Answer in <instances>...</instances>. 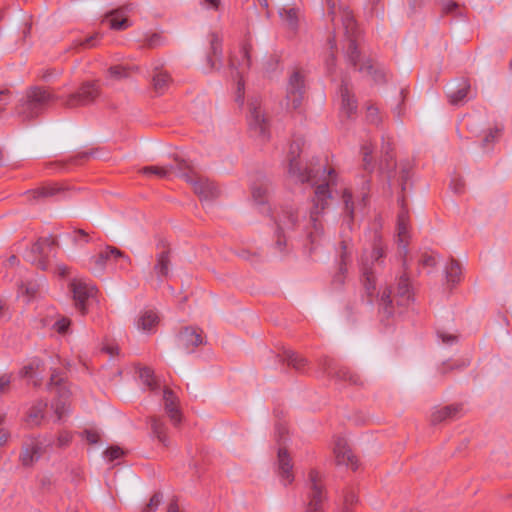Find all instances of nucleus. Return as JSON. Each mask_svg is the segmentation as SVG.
Masks as SVG:
<instances>
[{"instance_id":"6ab92c4d","label":"nucleus","mask_w":512,"mask_h":512,"mask_svg":"<svg viewBox=\"0 0 512 512\" xmlns=\"http://www.w3.org/2000/svg\"><path fill=\"white\" fill-rule=\"evenodd\" d=\"M56 245V239L53 236H47V237H41L39 238L36 243L33 245V252L38 253L41 258L37 262V266L41 270H47L48 269V263L44 259L45 256H48L49 252L54 249V246Z\"/></svg>"},{"instance_id":"79ce46f5","label":"nucleus","mask_w":512,"mask_h":512,"mask_svg":"<svg viewBox=\"0 0 512 512\" xmlns=\"http://www.w3.org/2000/svg\"><path fill=\"white\" fill-rule=\"evenodd\" d=\"M60 191V188L55 186H44L35 191H32L30 195L35 199H47L55 196Z\"/></svg>"},{"instance_id":"4468645a","label":"nucleus","mask_w":512,"mask_h":512,"mask_svg":"<svg viewBox=\"0 0 512 512\" xmlns=\"http://www.w3.org/2000/svg\"><path fill=\"white\" fill-rule=\"evenodd\" d=\"M250 127L263 140L269 136V125L264 110L252 104L250 109Z\"/></svg>"},{"instance_id":"393cba45","label":"nucleus","mask_w":512,"mask_h":512,"mask_svg":"<svg viewBox=\"0 0 512 512\" xmlns=\"http://www.w3.org/2000/svg\"><path fill=\"white\" fill-rule=\"evenodd\" d=\"M411 238L410 226H398L396 242L398 244V253L403 258V265H406L408 255V245Z\"/></svg>"},{"instance_id":"2eb2a0df","label":"nucleus","mask_w":512,"mask_h":512,"mask_svg":"<svg viewBox=\"0 0 512 512\" xmlns=\"http://www.w3.org/2000/svg\"><path fill=\"white\" fill-rule=\"evenodd\" d=\"M98 96V89L94 84H85L79 92L72 94L66 101L68 107L85 106Z\"/></svg>"},{"instance_id":"864d4df0","label":"nucleus","mask_w":512,"mask_h":512,"mask_svg":"<svg viewBox=\"0 0 512 512\" xmlns=\"http://www.w3.org/2000/svg\"><path fill=\"white\" fill-rule=\"evenodd\" d=\"M84 435L90 444H96L100 440V434L95 430H85Z\"/></svg>"},{"instance_id":"6e6552de","label":"nucleus","mask_w":512,"mask_h":512,"mask_svg":"<svg viewBox=\"0 0 512 512\" xmlns=\"http://www.w3.org/2000/svg\"><path fill=\"white\" fill-rule=\"evenodd\" d=\"M187 169H190V163L183 159H174V161L168 165L159 166H147L140 170V172L148 177L154 176L157 178H168L171 173H175L181 177V173H186Z\"/></svg>"},{"instance_id":"412c9836","label":"nucleus","mask_w":512,"mask_h":512,"mask_svg":"<svg viewBox=\"0 0 512 512\" xmlns=\"http://www.w3.org/2000/svg\"><path fill=\"white\" fill-rule=\"evenodd\" d=\"M277 358L280 362L286 363L289 367L299 373H304L308 366V360L292 350H284L282 353L277 355Z\"/></svg>"},{"instance_id":"f8f14e48","label":"nucleus","mask_w":512,"mask_h":512,"mask_svg":"<svg viewBox=\"0 0 512 512\" xmlns=\"http://www.w3.org/2000/svg\"><path fill=\"white\" fill-rule=\"evenodd\" d=\"M178 347L188 353L193 352L199 345L203 344L202 331L185 327L177 336Z\"/></svg>"},{"instance_id":"a18cd8bd","label":"nucleus","mask_w":512,"mask_h":512,"mask_svg":"<svg viewBox=\"0 0 512 512\" xmlns=\"http://www.w3.org/2000/svg\"><path fill=\"white\" fill-rule=\"evenodd\" d=\"M71 320L68 317L60 316L52 325V329L58 334L64 335L69 331Z\"/></svg>"},{"instance_id":"e2e57ef3","label":"nucleus","mask_w":512,"mask_h":512,"mask_svg":"<svg viewBox=\"0 0 512 512\" xmlns=\"http://www.w3.org/2000/svg\"><path fill=\"white\" fill-rule=\"evenodd\" d=\"M8 104V96L5 91H0V112L4 110L5 106Z\"/></svg>"},{"instance_id":"58836bf2","label":"nucleus","mask_w":512,"mask_h":512,"mask_svg":"<svg viewBox=\"0 0 512 512\" xmlns=\"http://www.w3.org/2000/svg\"><path fill=\"white\" fill-rule=\"evenodd\" d=\"M43 365V362L39 358H33L29 363L23 366L19 371V376L22 378L33 377L34 373L38 371Z\"/></svg>"},{"instance_id":"6e6d98bb","label":"nucleus","mask_w":512,"mask_h":512,"mask_svg":"<svg viewBox=\"0 0 512 512\" xmlns=\"http://www.w3.org/2000/svg\"><path fill=\"white\" fill-rule=\"evenodd\" d=\"M438 337L442 340L443 343L452 345L457 341V336L452 334H447L445 332H438Z\"/></svg>"},{"instance_id":"9d476101","label":"nucleus","mask_w":512,"mask_h":512,"mask_svg":"<svg viewBox=\"0 0 512 512\" xmlns=\"http://www.w3.org/2000/svg\"><path fill=\"white\" fill-rule=\"evenodd\" d=\"M70 290L73 294L74 305L82 314L87 311V302L94 296L95 286L82 280L74 279L70 283Z\"/></svg>"},{"instance_id":"bb28decb","label":"nucleus","mask_w":512,"mask_h":512,"mask_svg":"<svg viewBox=\"0 0 512 512\" xmlns=\"http://www.w3.org/2000/svg\"><path fill=\"white\" fill-rule=\"evenodd\" d=\"M221 39L216 35L210 36V54L207 56L206 65L203 67L205 72L212 71L216 68L218 55L220 53Z\"/></svg>"},{"instance_id":"9b49d317","label":"nucleus","mask_w":512,"mask_h":512,"mask_svg":"<svg viewBox=\"0 0 512 512\" xmlns=\"http://www.w3.org/2000/svg\"><path fill=\"white\" fill-rule=\"evenodd\" d=\"M334 463L340 469H348L352 462V449L347 437L338 436L333 447Z\"/></svg>"},{"instance_id":"13d9d810","label":"nucleus","mask_w":512,"mask_h":512,"mask_svg":"<svg viewBox=\"0 0 512 512\" xmlns=\"http://www.w3.org/2000/svg\"><path fill=\"white\" fill-rule=\"evenodd\" d=\"M58 446L62 447L67 445L71 441V436L68 433H61L58 436Z\"/></svg>"},{"instance_id":"ddd939ff","label":"nucleus","mask_w":512,"mask_h":512,"mask_svg":"<svg viewBox=\"0 0 512 512\" xmlns=\"http://www.w3.org/2000/svg\"><path fill=\"white\" fill-rule=\"evenodd\" d=\"M319 370L323 373V375L335 379L336 381L348 380L350 379L349 371L346 369H342L338 362L328 356H323L318 360Z\"/></svg>"},{"instance_id":"7ed1b4c3","label":"nucleus","mask_w":512,"mask_h":512,"mask_svg":"<svg viewBox=\"0 0 512 512\" xmlns=\"http://www.w3.org/2000/svg\"><path fill=\"white\" fill-rule=\"evenodd\" d=\"M52 94L44 88H31L18 107V114L24 119L37 117L43 109L52 101Z\"/></svg>"},{"instance_id":"3c124183","label":"nucleus","mask_w":512,"mask_h":512,"mask_svg":"<svg viewBox=\"0 0 512 512\" xmlns=\"http://www.w3.org/2000/svg\"><path fill=\"white\" fill-rule=\"evenodd\" d=\"M11 383V375L4 374L0 376V395L6 394L9 391Z\"/></svg>"},{"instance_id":"f704fd0d","label":"nucleus","mask_w":512,"mask_h":512,"mask_svg":"<svg viewBox=\"0 0 512 512\" xmlns=\"http://www.w3.org/2000/svg\"><path fill=\"white\" fill-rule=\"evenodd\" d=\"M374 146L370 142H366L361 147V154L363 160V167L366 173H371L374 170L375 164L372 157Z\"/></svg>"},{"instance_id":"1a4fd4ad","label":"nucleus","mask_w":512,"mask_h":512,"mask_svg":"<svg viewBox=\"0 0 512 512\" xmlns=\"http://www.w3.org/2000/svg\"><path fill=\"white\" fill-rule=\"evenodd\" d=\"M48 390L58 395L59 399L53 403V407L55 409V413L58 416V419L60 420L66 412V400L70 396V390L68 389L67 384L64 382V379L57 373H53L51 375L50 381L48 383Z\"/></svg>"},{"instance_id":"4c0bfd02","label":"nucleus","mask_w":512,"mask_h":512,"mask_svg":"<svg viewBox=\"0 0 512 512\" xmlns=\"http://www.w3.org/2000/svg\"><path fill=\"white\" fill-rule=\"evenodd\" d=\"M501 130L499 128L489 129L481 140L482 148L485 152L492 149L493 144L499 139Z\"/></svg>"},{"instance_id":"603ef678","label":"nucleus","mask_w":512,"mask_h":512,"mask_svg":"<svg viewBox=\"0 0 512 512\" xmlns=\"http://www.w3.org/2000/svg\"><path fill=\"white\" fill-rule=\"evenodd\" d=\"M298 219L294 217L292 210L283 211L281 215L275 218V222H296Z\"/></svg>"},{"instance_id":"2f4dec72","label":"nucleus","mask_w":512,"mask_h":512,"mask_svg":"<svg viewBox=\"0 0 512 512\" xmlns=\"http://www.w3.org/2000/svg\"><path fill=\"white\" fill-rule=\"evenodd\" d=\"M342 249L344 250L341 254V261L339 264V272L333 277V285L335 287H341L344 284L345 274L348 272V252L347 245L343 243Z\"/></svg>"},{"instance_id":"bf43d9fd","label":"nucleus","mask_w":512,"mask_h":512,"mask_svg":"<svg viewBox=\"0 0 512 512\" xmlns=\"http://www.w3.org/2000/svg\"><path fill=\"white\" fill-rule=\"evenodd\" d=\"M467 365H468V363H466L464 361L461 364H457L455 366H451V365H448V364H443L442 368L440 369V372L442 374H446L448 370H452L454 368L460 369V368H463V367H465Z\"/></svg>"},{"instance_id":"a211bd4d","label":"nucleus","mask_w":512,"mask_h":512,"mask_svg":"<svg viewBox=\"0 0 512 512\" xmlns=\"http://www.w3.org/2000/svg\"><path fill=\"white\" fill-rule=\"evenodd\" d=\"M163 400L165 411L171 422L175 426L179 425L182 419V414L178 405V397L171 389L165 388L163 392Z\"/></svg>"},{"instance_id":"4d7b16f0","label":"nucleus","mask_w":512,"mask_h":512,"mask_svg":"<svg viewBox=\"0 0 512 512\" xmlns=\"http://www.w3.org/2000/svg\"><path fill=\"white\" fill-rule=\"evenodd\" d=\"M457 7H458L457 3L452 0H446L442 4L443 10L447 13L453 12Z\"/></svg>"},{"instance_id":"c03bdc74","label":"nucleus","mask_w":512,"mask_h":512,"mask_svg":"<svg viewBox=\"0 0 512 512\" xmlns=\"http://www.w3.org/2000/svg\"><path fill=\"white\" fill-rule=\"evenodd\" d=\"M341 113L344 115L347 119L351 117L352 109H351V102H350V96H349V90L347 87L343 88L341 91Z\"/></svg>"},{"instance_id":"052dcab7","label":"nucleus","mask_w":512,"mask_h":512,"mask_svg":"<svg viewBox=\"0 0 512 512\" xmlns=\"http://www.w3.org/2000/svg\"><path fill=\"white\" fill-rule=\"evenodd\" d=\"M361 184H362V188H361V197H362V200L365 201L366 198H367V193H366V190L368 189V186H369V180L366 179V176H362V181H361Z\"/></svg>"},{"instance_id":"7c9ffc66","label":"nucleus","mask_w":512,"mask_h":512,"mask_svg":"<svg viewBox=\"0 0 512 512\" xmlns=\"http://www.w3.org/2000/svg\"><path fill=\"white\" fill-rule=\"evenodd\" d=\"M105 22L114 30H125L130 26L128 19L120 11L107 14Z\"/></svg>"},{"instance_id":"aec40b11","label":"nucleus","mask_w":512,"mask_h":512,"mask_svg":"<svg viewBox=\"0 0 512 512\" xmlns=\"http://www.w3.org/2000/svg\"><path fill=\"white\" fill-rule=\"evenodd\" d=\"M157 247L163 248L156 256V264L154 266V271L158 275L159 278L167 277L169 274V266H170V248L168 243L165 240H160L157 244Z\"/></svg>"},{"instance_id":"0e129e2a","label":"nucleus","mask_w":512,"mask_h":512,"mask_svg":"<svg viewBox=\"0 0 512 512\" xmlns=\"http://www.w3.org/2000/svg\"><path fill=\"white\" fill-rule=\"evenodd\" d=\"M410 221L408 218V214L406 211L402 210L398 215V223L397 224H406V222Z\"/></svg>"},{"instance_id":"20e7f679","label":"nucleus","mask_w":512,"mask_h":512,"mask_svg":"<svg viewBox=\"0 0 512 512\" xmlns=\"http://www.w3.org/2000/svg\"><path fill=\"white\" fill-rule=\"evenodd\" d=\"M307 510L306 512H322L327 500V491L322 475L311 469L306 482Z\"/></svg>"},{"instance_id":"f3484780","label":"nucleus","mask_w":512,"mask_h":512,"mask_svg":"<svg viewBox=\"0 0 512 512\" xmlns=\"http://www.w3.org/2000/svg\"><path fill=\"white\" fill-rule=\"evenodd\" d=\"M292 469L293 464L287 450L280 447L278 449V476L285 486L294 481Z\"/></svg>"},{"instance_id":"37998d69","label":"nucleus","mask_w":512,"mask_h":512,"mask_svg":"<svg viewBox=\"0 0 512 512\" xmlns=\"http://www.w3.org/2000/svg\"><path fill=\"white\" fill-rule=\"evenodd\" d=\"M418 262L421 267L428 268V273H430L437 265V258L433 253L425 251L421 254Z\"/></svg>"},{"instance_id":"c9c22d12","label":"nucleus","mask_w":512,"mask_h":512,"mask_svg":"<svg viewBox=\"0 0 512 512\" xmlns=\"http://www.w3.org/2000/svg\"><path fill=\"white\" fill-rule=\"evenodd\" d=\"M137 66H124V65H115L110 67L108 71V75L110 78L115 80H120L129 76V74L133 71H137Z\"/></svg>"},{"instance_id":"5fc2aeb1","label":"nucleus","mask_w":512,"mask_h":512,"mask_svg":"<svg viewBox=\"0 0 512 512\" xmlns=\"http://www.w3.org/2000/svg\"><path fill=\"white\" fill-rule=\"evenodd\" d=\"M54 272L60 278H65L69 275L70 268L67 265L60 263L55 266Z\"/></svg>"},{"instance_id":"ea45409f","label":"nucleus","mask_w":512,"mask_h":512,"mask_svg":"<svg viewBox=\"0 0 512 512\" xmlns=\"http://www.w3.org/2000/svg\"><path fill=\"white\" fill-rule=\"evenodd\" d=\"M170 82V76L164 72L159 71L153 77V87L156 92L162 93L168 87Z\"/></svg>"},{"instance_id":"c85d7f7f","label":"nucleus","mask_w":512,"mask_h":512,"mask_svg":"<svg viewBox=\"0 0 512 512\" xmlns=\"http://www.w3.org/2000/svg\"><path fill=\"white\" fill-rule=\"evenodd\" d=\"M270 193L271 189L267 183L254 184L251 187V197L253 202L257 205L268 203Z\"/></svg>"},{"instance_id":"a878e982","label":"nucleus","mask_w":512,"mask_h":512,"mask_svg":"<svg viewBox=\"0 0 512 512\" xmlns=\"http://www.w3.org/2000/svg\"><path fill=\"white\" fill-rule=\"evenodd\" d=\"M359 72L365 77H368L375 84H380L385 81L384 70L378 66H374L371 61L364 62L359 67Z\"/></svg>"},{"instance_id":"49530a36","label":"nucleus","mask_w":512,"mask_h":512,"mask_svg":"<svg viewBox=\"0 0 512 512\" xmlns=\"http://www.w3.org/2000/svg\"><path fill=\"white\" fill-rule=\"evenodd\" d=\"M366 120L373 125H378L381 122V115L378 107L373 104L366 106Z\"/></svg>"},{"instance_id":"b1692460","label":"nucleus","mask_w":512,"mask_h":512,"mask_svg":"<svg viewBox=\"0 0 512 512\" xmlns=\"http://www.w3.org/2000/svg\"><path fill=\"white\" fill-rule=\"evenodd\" d=\"M462 412L461 404H452L439 409H436L431 414L432 424H439L446 420H454L459 417Z\"/></svg>"},{"instance_id":"8fccbe9b","label":"nucleus","mask_w":512,"mask_h":512,"mask_svg":"<svg viewBox=\"0 0 512 512\" xmlns=\"http://www.w3.org/2000/svg\"><path fill=\"white\" fill-rule=\"evenodd\" d=\"M123 455V450L118 446H112L105 451V456L109 461H114Z\"/></svg>"},{"instance_id":"4be33fe9","label":"nucleus","mask_w":512,"mask_h":512,"mask_svg":"<svg viewBox=\"0 0 512 512\" xmlns=\"http://www.w3.org/2000/svg\"><path fill=\"white\" fill-rule=\"evenodd\" d=\"M303 90V78L299 72L291 74L287 87L288 98L291 99V105L293 108H297L301 101V95Z\"/></svg>"},{"instance_id":"72a5a7b5","label":"nucleus","mask_w":512,"mask_h":512,"mask_svg":"<svg viewBox=\"0 0 512 512\" xmlns=\"http://www.w3.org/2000/svg\"><path fill=\"white\" fill-rule=\"evenodd\" d=\"M150 423L153 435L159 440V442L167 446L168 438L166 435V426L163 420L153 416L150 418Z\"/></svg>"},{"instance_id":"774afa93","label":"nucleus","mask_w":512,"mask_h":512,"mask_svg":"<svg viewBox=\"0 0 512 512\" xmlns=\"http://www.w3.org/2000/svg\"><path fill=\"white\" fill-rule=\"evenodd\" d=\"M276 432H277L279 439H282L284 437V435L287 433V429L282 425H278L276 427Z\"/></svg>"},{"instance_id":"e433bc0d","label":"nucleus","mask_w":512,"mask_h":512,"mask_svg":"<svg viewBox=\"0 0 512 512\" xmlns=\"http://www.w3.org/2000/svg\"><path fill=\"white\" fill-rule=\"evenodd\" d=\"M47 406V403L44 401H38L35 405H33L28 413L29 421L34 425H39L41 419L44 416V410Z\"/></svg>"},{"instance_id":"423d86ee","label":"nucleus","mask_w":512,"mask_h":512,"mask_svg":"<svg viewBox=\"0 0 512 512\" xmlns=\"http://www.w3.org/2000/svg\"><path fill=\"white\" fill-rule=\"evenodd\" d=\"M194 189V192L203 200H212L220 195V190L217 185L196 174L194 168L190 164V169L186 173L180 174Z\"/></svg>"},{"instance_id":"cd10ccee","label":"nucleus","mask_w":512,"mask_h":512,"mask_svg":"<svg viewBox=\"0 0 512 512\" xmlns=\"http://www.w3.org/2000/svg\"><path fill=\"white\" fill-rule=\"evenodd\" d=\"M159 323V317L153 310L144 311L137 320V328L144 332H151Z\"/></svg>"},{"instance_id":"69168bd1","label":"nucleus","mask_w":512,"mask_h":512,"mask_svg":"<svg viewBox=\"0 0 512 512\" xmlns=\"http://www.w3.org/2000/svg\"><path fill=\"white\" fill-rule=\"evenodd\" d=\"M9 438V433L3 429L0 430V446H3Z\"/></svg>"},{"instance_id":"c756f323","label":"nucleus","mask_w":512,"mask_h":512,"mask_svg":"<svg viewBox=\"0 0 512 512\" xmlns=\"http://www.w3.org/2000/svg\"><path fill=\"white\" fill-rule=\"evenodd\" d=\"M231 66L237 70L240 76L250 67V55L246 46L241 49L239 57L234 56L231 59Z\"/></svg>"},{"instance_id":"f03ea898","label":"nucleus","mask_w":512,"mask_h":512,"mask_svg":"<svg viewBox=\"0 0 512 512\" xmlns=\"http://www.w3.org/2000/svg\"><path fill=\"white\" fill-rule=\"evenodd\" d=\"M300 154L299 143H292L288 154V171L300 182H312L315 186V197L313 199V209L310 212V218L313 222L320 221L319 215L324 211L327 200L332 193H339V180L336 172L332 168H326L323 165L302 166L297 160Z\"/></svg>"},{"instance_id":"680f3d73","label":"nucleus","mask_w":512,"mask_h":512,"mask_svg":"<svg viewBox=\"0 0 512 512\" xmlns=\"http://www.w3.org/2000/svg\"><path fill=\"white\" fill-rule=\"evenodd\" d=\"M103 350L110 354L111 356H115L119 354V347L117 345H107L103 348Z\"/></svg>"},{"instance_id":"5701e85b","label":"nucleus","mask_w":512,"mask_h":512,"mask_svg":"<svg viewBox=\"0 0 512 512\" xmlns=\"http://www.w3.org/2000/svg\"><path fill=\"white\" fill-rule=\"evenodd\" d=\"M279 16L281 18L283 26L292 32H295L301 21V14L299 9L292 6H285L279 10Z\"/></svg>"},{"instance_id":"39448f33","label":"nucleus","mask_w":512,"mask_h":512,"mask_svg":"<svg viewBox=\"0 0 512 512\" xmlns=\"http://www.w3.org/2000/svg\"><path fill=\"white\" fill-rule=\"evenodd\" d=\"M90 263L95 273L102 274L106 265L113 263L118 264L120 270H127L131 264V259L120 249L114 246H106L97 255L90 258Z\"/></svg>"},{"instance_id":"338daca9","label":"nucleus","mask_w":512,"mask_h":512,"mask_svg":"<svg viewBox=\"0 0 512 512\" xmlns=\"http://www.w3.org/2000/svg\"><path fill=\"white\" fill-rule=\"evenodd\" d=\"M204 4L209 8H218L220 0H204Z\"/></svg>"},{"instance_id":"473e14b6","label":"nucleus","mask_w":512,"mask_h":512,"mask_svg":"<svg viewBox=\"0 0 512 512\" xmlns=\"http://www.w3.org/2000/svg\"><path fill=\"white\" fill-rule=\"evenodd\" d=\"M446 279L449 284H458L461 280L462 269L460 263L451 258L449 265L445 268Z\"/></svg>"},{"instance_id":"0eeeda50","label":"nucleus","mask_w":512,"mask_h":512,"mask_svg":"<svg viewBox=\"0 0 512 512\" xmlns=\"http://www.w3.org/2000/svg\"><path fill=\"white\" fill-rule=\"evenodd\" d=\"M470 82L465 78L454 79L446 85V95L449 103L460 106L466 103L471 95Z\"/></svg>"},{"instance_id":"de8ad7c7","label":"nucleus","mask_w":512,"mask_h":512,"mask_svg":"<svg viewBox=\"0 0 512 512\" xmlns=\"http://www.w3.org/2000/svg\"><path fill=\"white\" fill-rule=\"evenodd\" d=\"M145 46L154 48L163 42V37L159 33H147L142 39Z\"/></svg>"},{"instance_id":"a19ab883","label":"nucleus","mask_w":512,"mask_h":512,"mask_svg":"<svg viewBox=\"0 0 512 512\" xmlns=\"http://www.w3.org/2000/svg\"><path fill=\"white\" fill-rule=\"evenodd\" d=\"M139 377L142 382L148 386L151 390H155L158 388V384L154 377V372L152 369L148 367H143L139 370Z\"/></svg>"},{"instance_id":"dca6fc26","label":"nucleus","mask_w":512,"mask_h":512,"mask_svg":"<svg viewBox=\"0 0 512 512\" xmlns=\"http://www.w3.org/2000/svg\"><path fill=\"white\" fill-rule=\"evenodd\" d=\"M43 445L38 439H29L22 447L20 460L23 466L30 467L37 462L42 455Z\"/></svg>"},{"instance_id":"f257e3e1","label":"nucleus","mask_w":512,"mask_h":512,"mask_svg":"<svg viewBox=\"0 0 512 512\" xmlns=\"http://www.w3.org/2000/svg\"><path fill=\"white\" fill-rule=\"evenodd\" d=\"M384 256L385 251L381 241L375 240L372 251L365 253L361 259L360 283L369 305H373L374 302L377 267L381 266ZM376 300L382 321L394 316L396 312L394 302L398 307H408L413 300L408 276L406 274L400 276L394 295L391 289L386 287L376 294Z\"/></svg>"},{"instance_id":"09e8293b","label":"nucleus","mask_w":512,"mask_h":512,"mask_svg":"<svg viewBox=\"0 0 512 512\" xmlns=\"http://www.w3.org/2000/svg\"><path fill=\"white\" fill-rule=\"evenodd\" d=\"M162 501V494L155 493L149 503L144 507L142 512H154L159 507L160 503Z\"/></svg>"}]
</instances>
